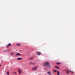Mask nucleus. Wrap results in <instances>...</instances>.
Wrapping results in <instances>:
<instances>
[{"label":"nucleus","mask_w":75,"mask_h":75,"mask_svg":"<svg viewBox=\"0 0 75 75\" xmlns=\"http://www.w3.org/2000/svg\"><path fill=\"white\" fill-rule=\"evenodd\" d=\"M32 65H35V63H32Z\"/></svg>","instance_id":"dca6fc26"},{"label":"nucleus","mask_w":75,"mask_h":75,"mask_svg":"<svg viewBox=\"0 0 75 75\" xmlns=\"http://www.w3.org/2000/svg\"><path fill=\"white\" fill-rule=\"evenodd\" d=\"M18 71L19 74H21V70L20 69H18Z\"/></svg>","instance_id":"423d86ee"},{"label":"nucleus","mask_w":75,"mask_h":75,"mask_svg":"<svg viewBox=\"0 0 75 75\" xmlns=\"http://www.w3.org/2000/svg\"><path fill=\"white\" fill-rule=\"evenodd\" d=\"M66 71H67V73L68 74H69V72H71V73H73H73H74V72H73V71H71L70 70L69 71V70H67Z\"/></svg>","instance_id":"f03ea898"},{"label":"nucleus","mask_w":75,"mask_h":75,"mask_svg":"<svg viewBox=\"0 0 75 75\" xmlns=\"http://www.w3.org/2000/svg\"><path fill=\"white\" fill-rule=\"evenodd\" d=\"M10 46H11V43H9L7 45L6 47L7 48H8V47H10Z\"/></svg>","instance_id":"20e7f679"},{"label":"nucleus","mask_w":75,"mask_h":75,"mask_svg":"<svg viewBox=\"0 0 75 75\" xmlns=\"http://www.w3.org/2000/svg\"><path fill=\"white\" fill-rule=\"evenodd\" d=\"M37 69V67L34 66L32 68V70H36Z\"/></svg>","instance_id":"7ed1b4c3"},{"label":"nucleus","mask_w":75,"mask_h":75,"mask_svg":"<svg viewBox=\"0 0 75 75\" xmlns=\"http://www.w3.org/2000/svg\"><path fill=\"white\" fill-rule=\"evenodd\" d=\"M54 67L57 69H59V67L58 66H55Z\"/></svg>","instance_id":"1a4fd4ad"},{"label":"nucleus","mask_w":75,"mask_h":75,"mask_svg":"<svg viewBox=\"0 0 75 75\" xmlns=\"http://www.w3.org/2000/svg\"><path fill=\"white\" fill-rule=\"evenodd\" d=\"M13 53H11V55H13Z\"/></svg>","instance_id":"2eb2a0df"},{"label":"nucleus","mask_w":75,"mask_h":75,"mask_svg":"<svg viewBox=\"0 0 75 75\" xmlns=\"http://www.w3.org/2000/svg\"><path fill=\"white\" fill-rule=\"evenodd\" d=\"M30 60H31L33 59V58H30Z\"/></svg>","instance_id":"f3484780"},{"label":"nucleus","mask_w":75,"mask_h":75,"mask_svg":"<svg viewBox=\"0 0 75 75\" xmlns=\"http://www.w3.org/2000/svg\"><path fill=\"white\" fill-rule=\"evenodd\" d=\"M32 62H30L29 63V64H31V65L32 64Z\"/></svg>","instance_id":"aec40b11"},{"label":"nucleus","mask_w":75,"mask_h":75,"mask_svg":"<svg viewBox=\"0 0 75 75\" xmlns=\"http://www.w3.org/2000/svg\"><path fill=\"white\" fill-rule=\"evenodd\" d=\"M13 73L14 74H16V72H13Z\"/></svg>","instance_id":"a211bd4d"},{"label":"nucleus","mask_w":75,"mask_h":75,"mask_svg":"<svg viewBox=\"0 0 75 75\" xmlns=\"http://www.w3.org/2000/svg\"><path fill=\"white\" fill-rule=\"evenodd\" d=\"M49 64H50V63H49V62H45L44 64V65L45 67H47V66H48V68L49 67H51V65H49Z\"/></svg>","instance_id":"f257e3e1"},{"label":"nucleus","mask_w":75,"mask_h":75,"mask_svg":"<svg viewBox=\"0 0 75 75\" xmlns=\"http://www.w3.org/2000/svg\"><path fill=\"white\" fill-rule=\"evenodd\" d=\"M5 52H6V51H5Z\"/></svg>","instance_id":"4be33fe9"},{"label":"nucleus","mask_w":75,"mask_h":75,"mask_svg":"<svg viewBox=\"0 0 75 75\" xmlns=\"http://www.w3.org/2000/svg\"><path fill=\"white\" fill-rule=\"evenodd\" d=\"M15 55H18V56H19L20 55H21V54H20V53H17L16 54H15Z\"/></svg>","instance_id":"0eeeda50"},{"label":"nucleus","mask_w":75,"mask_h":75,"mask_svg":"<svg viewBox=\"0 0 75 75\" xmlns=\"http://www.w3.org/2000/svg\"><path fill=\"white\" fill-rule=\"evenodd\" d=\"M17 59L18 60H21L22 59V58H19Z\"/></svg>","instance_id":"9d476101"},{"label":"nucleus","mask_w":75,"mask_h":75,"mask_svg":"<svg viewBox=\"0 0 75 75\" xmlns=\"http://www.w3.org/2000/svg\"><path fill=\"white\" fill-rule=\"evenodd\" d=\"M37 54L38 55H40L41 54V52H37Z\"/></svg>","instance_id":"39448f33"},{"label":"nucleus","mask_w":75,"mask_h":75,"mask_svg":"<svg viewBox=\"0 0 75 75\" xmlns=\"http://www.w3.org/2000/svg\"><path fill=\"white\" fill-rule=\"evenodd\" d=\"M53 71L55 72H57V71L56 70H53Z\"/></svg>","instance_id":"4468645a"},{"label":"nucleus","mask_w":75,"mask_h":75,"mask_svg":"<svg viewBox=\"0 0 75 75\" xmlns=\"http://www.w3.org/2000/svg\"><path fill=\"white\" fill-rule=\"evenodd\" d=\"M16 45L17 46H20V45H21V44L20 43H17L16 44Z\"/></svg>","instance_id":"9b49d317"},{"label":"nucleus","mask_w":75,"mask_h":75,"mask_svg":"<svg viewBox=\"0 0 75 75\" xmlns=\"http://www.w3.org/2000/svg\"><path fill=\"white\" fill-rule=\"evenodd\" d=\"M47 74H48V75H51V72H50V71H48L47 72Z\"/></svg>","instance_id":"6e6552de"},{"label":"nucleus","mask_w":75,"mask_h":75,"mask_svg":"<svg viewBox=\"0 0 75 75\" xmlns=\"http://www.w3.org/2000/svg\"><path fill=\"white\" fill-rule=\"evenodd\" d=\"M7 50L8 51H10V50Z\"/></svg>","instance_id":"412c9836"},{"label":"nucleus","mask_w":75,"mask_h":75,"mask_svg":"<svg viewBox=\"0 0 75 75\" xmlns=\"http://www.w3.org/2000/svg\"><path fill=\"white\" fill-rule=\"evenodd\" d=\"M57 64H58V65H59V64H60V63H57Z\"/></svg>","instance_id":"6ab92c4d"},{"label":"nucleus","mask_w":75,"mask_h":75,"mask_svg":"<svg viewBox=\"0 0 75 75\" xmlns=\"http://www.w3.org/2000/svg\"><path fill=\"white\" fill-rule=\"evenodd\" d=\"M57 75H59V71H57Z\"/></svg>","instance_id":"f8f14e48"},{"label":"nucleus","mask_w":75,"mask_h":75,"mask_svg":"<svg viewBox=\"0 0 75 75\" xmlns=\"http://www.w3.org/2000/svg\"><path fill=\"white\" fill-rule=\"evenodd\" d=\"M1 66V65L0 64V67Z\"/></svg>","instance_id":"5701e85b"},{"label":"nucleus","mask_w":75,"mask_h":75,"mask_svg":"<svg viewBox=\"0 0 75 75\" xmlns=\"http://www.w3.org/2000/svg\"><path fill=\"white\" fill-rule=\"evenodd\" d=\"M9 72H8L6 73V75H9Z\"/></svg>","instance_id":"ddd939ff"}]
</instances>
